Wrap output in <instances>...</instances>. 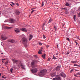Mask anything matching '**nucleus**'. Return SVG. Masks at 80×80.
I'll return each instance as SVG.
<instances>
[{
  "label": "nucleus",
  "instance_id": "c85d7f7f",
  "mask_svg": "<svg viewBox=\"0 0 80 80\" xmlns=\"http://www.w3.org/2000/svg\"><path fill=\"white\" fill-rule=\"evenodd\" d=\"M44 5V2H42V6H41V7H43Z\"/></svg>",
  "mask_w": 80,
  "mask_h": 80
},
{
  "label": "nucleus",
  "instance_id": "4c0bfd02",
  "mask_svg": "<svg viewBox=\"0 0 80 80\" xmlns=\"http://www.w3.org/2000/svg\"><path fill=\"white\" fill-rule=\"evenodd\" d=\"M75 42L76 43V45H78V43L76 41H75Z\"/></svg>",
  "mask_w": 80,
  "mask_h": 80
},
{
  "label": "nucleus",
  "instance_id": "603ef678",
  "mask_svg": "<svg viewBox=\"0 0 80 80\" xmlns=\"http://www.w3.org/2000/svg\"><path fill=\"white\" fill-rule=\"evenodd\" d=\"M2 78H4V76H2Z\"/></svg>",
  "mask_w": 80,
  "mask_h": 80
},
{
  "label": "nucleus",
  "instance_id": "2f4dec72",
  "mask_svg": "<svg viewBox=\"0 0 80 80\" xmlns=\"http://www.w3.org/2000/svg\"><path fill=\"white\" fill-rule=\"evenodd\" d=\"M15 4L16 5H17V6H19V4H18V3H16Z\"/></svg>",
  "mask_w": 80,
  "mask_h": 80
},
{
  "label": "nucleus",
  "instance_id": "5701e85b",
  "mask_svg": "<svg viewBox=\"0 0 80 80\" xmlns=\"http://www.w3.org/2000/svg\"><path fill=\"white\" fill-rule=\"evenodd\" d=\"M52 18H50L49 19V21H48V23H51V22L52 21Z\"/></svg>",
  "mask_w": 80,
  "mask_h": 80
},
{
  "label": "nucleus",
  "instance_id": "680f3d73",
  "mask_svg": "<svg viewBox=\"0 0 80 80\" xmlns=\"http://www.w3.org/2000/svg\"><path fill=\"white\" fill-rule=\"evenodd\" d=\"M3 52L1 53V54H3Z\"/></svg>",
  "mask_w": 80,
  "mask_h": 80
},
{
  "label": "nucleus",
  "instance_id": "f03ea898",
  "mask_svg": "<svg viewBox=\"0 0 80 80\" xmlns=\"http://www.w3.org/2000/svg\"><path fill=\"white\" fill-rule=\"evenodd\" d=\"M27 42H28V40L25 37H23L22 38V43L24 44L25 48H27Z\"/></svg>",
  "mask_w": 80,
  "mask_h": 80
},
{
  "label": "nucleus",
  "instance_id": "bf43d9fd",
  "mask_svg": "<svg viewBox=\"0 0 80 80\" xmlns=\"http://www.w3.org/2000/svg\"><path fill=\"white\" fill-rule=\"evenodd\" d=\"M6 78V77H5L4 78L5 79V78Z\"/></svg>",
  "mask_w": 80,
  "mask_h": 80
},
{
  "label": "nucleus",
  "instance_id": "f8f14e48",
  "mask_svg": "<svg viewBox=\"0 0 80 80\" xmlns=\"http://www.w3.org/2000/svg\"><path fill=\"white\" fill-rule=\"evenodd\" d=\"M14 31L16 33H19L20 32V29L17 28Z\"/></svg>",
  "mask_w": 80,
  "mask_h": 80
},
{
  "label": "nucleus",
  "instance_id": "39448f33",
  "mask_svg": "<svg viewBox=\"0 0 80 80\" xmlns=\"http://www.w3.org/2000/svg\"><path fill=\"white\" fill-rule=\"evenodd\" d=\"M54 80H61L60 76V75H57L56 77V78H53Z\"/></svg>",
  "mask_w": 80,
  "mask_h": 80
},
{
  "label": "nucleus",
  "instance_id": "b1692460",
  "mask_svg": "<svg viewBox=\"0 0 80 80\" xmlns=\"http://www.w3.org/2000/svg\"><path fill=\"white\" fill-rule=\"evenodd\" d=\"M76 15H74L73 17V19L75 21L76 20Z\"/></svg>",
  "mask_w": 80,
  "mask_h": 80
},
{
  "label": "nucleus",
  "instance_id": "79ce46f5",
  "mask_svg": "<svg viewBox=\"0 0 80 80\" xmlns=\"http://www.w3.org/2000/svg\"><path fill=\"white\" fill-rule=\"evenodd\" d=\"M11 3H12V5H15V3H14L13 2H11Z\"/></svg>",
  "mask_w": 80,
  "mask_h": 80
},
{
  "label": "nucleus",
  "instance_id": "3c124183",
  "mask_svg": "<svg viewBox=\"0 0 80 80\" xmlns=\"http://www.w3.org/2000/svg\"><path fill=\"white\" fill-rule=\"evenodd\" d=\"M49 47V46H47V48H48Z\"/></svg>",
  "mask_w": 80,
  "mask_h": 80
},
{
  "label": "nucleus",
  "instance_id": "7c9ffc66",
  "mask_svg": "<svg viewBox=\"0 0 80 80\" xmlns=\"http://www.w3.org/2000/svg\"><path fill=\"white\" fill-rule=\"evenodd\" d=\"M67 41H70V40L68 38H67Z\"/></svg>",
  "mask_w": 80,
  "mask_h": 80
},
{
  "label": "nucleus",
  "instance_id": "a18cd8bd",
  "mask_svg": "<svg viewBox=\"0 0 80 80\" xmlns=\"http://www.w3.org/2000/svg\"><path fill=\"white\" fill-rule=\"evenodd\" d=\"M77 67H80V65H77Z\"/></svg>",
  "mask_w": 80,
  "mask_h": 80
},
{
  "label": "nucleus",
  "instance_id": "6e6d98bb",
  "mask_svg": "<svg viewBox=\"0 0 80 80\" xmlns=\"http://www.w3.org/2000/svg\"><path fill=\"white\" fill-rule=\"evenodd\" d=\"M18 67H20V65H18Z\"/></svg>",
  "mask_w": 80,
  "mask_h": 80
},
{
  "label": "nucleus",
  "instance_id": "cd10ccee",
  "mask_svg": "<svg viewBox=\"0 0 80 80\" xmlns=\"http://www.w3.org/2000/svg\"><path fill=\"white\" fill-rule=\"evenodd\" d=\"M12 70H13V68H11L10 70V71L11 73H12Z\"/></svg>",
  "mask_w": 80,
  "mask_h": 80
},
{
  "label": "nucleus",
  "instance_id": "4468645a",
  "mask_svg": "<svg viewBox=\"0 0 80 80\" xmlns=\"http://www.w3.org/2000/svg\"><path fill=\"white\" fill-rule=\"evenodd\" d=\"M32 38H33V35L32 34L30 35L29 36V40L30 41V40L32 39Z\"/></svg>",
  "mask_w": 80,
  "mask_h": 80
},
{
  "label": "nucleus",
  "instance_id": "864d4df0",
  "mask_svg": "<svg viewBox=\"0 0 80 80\" xmlns=\"http://www.w3.org/2000/svg\"><path fill=\"white\" fill-rule=\"evenodd\" d=\"M39 45H40V42H39Z\"/></svg>",
  "mask_w": 80,
  "mask_h": 80
},
{
  "label": "nucleus",
  "instance_id": "4be33fe9",
  "mask_svg": "<svg viewBox=\"0 0 80 80\" xmlns=\"http://www.w3.org/2000/svg\"><path fill=\"white\" fill-rule=\"evenodd\" d=\"M43 50V48L42 47H41V54H42V52H41Z\"/></svg>",
  "mask_w": 80,
  "mask_h": 80
},
{
  "label": "nucleus",
  "instance_id": "6ab92c4d",
  "mask_svg": "<svg viewBox=\"0 0 80 80\" xmlns=\"http://www.w3.org/2000/svg\"><path fill=\"white\" fill-rule=\"evenodd\" d=\"M45 23H44L43 25H42V30H44V25H45Z\"/></svg>",
  "mask_w": 80,
  "mask_h": 80
},
{
  "label": "nucleus",
  "instance_id": "6e6552de",
  "mask_svg": "<svg viewBox=\"0 0 80 80\" xmlns=\"http://www.w3.org/2000/svg\"><path fill=\"white\" fill-rule=\"evenodd\" d=\"M9 21L11 23H14L15 22V20L12 18H10L9 19Z\"/></svg>",
  "mask_w": 80,
  "mask_h": 80
},
{
  "label": "nucleus",
  "instance_id": "13d9d810",
  "mask_svg": "<svg viewBox=\"0 0 80 80\" xmlns=\"http://www.w3.org/2000/svg\"><path fill=\"white\" fill-rule=\"evenodd\" d=\"M42 43H41V46L42 45Z\"/></svg>",
  "mask_w": 80,
  "mask_h": 80
},
{
  "label": "nucleus",
  "instance_id": "37998d69",
  "mask_svg": "<svg viewBox=\"0 0 80 80\" xmlns=\"http://www.w3.org/2000/svg\"><path fill=\"white\" fill-rule=\"evenodd\" d=\"M44 2H46V3H47V1L46 0H45Z\"/></svg>",
  "mask_w": 80,
  "mask_h": 80
},
{
  "label": "nucleus",
  "instance_id": "aec40b11",
  "mask_svg": "<svg viewBox=\"0 0 80 80\" xmlns=\"http://www.w3.org/2000/svg\"><path fill=\"white\" fill-rule=\"evenodd\" d=\"M16 13L17 15H19V14H20V12H19V11H17L16 12Z\"/></svg>",
  "mask_w": 80,
  "mask_h": 80
},
{
  "label": "nucleus",
  "instance_id": "c03bdc74",
  "mask_svg": "<svg viewBox=\"0 0 80 80\" xmlns=\"http://www.w3.org/2000/svg\"><path fill=\"white\" fill-rule=\"evenodd\" d=\"M70 53V52H69V51H68V52H67V54H69Z\"/></svg>",
  "mask_w": 80,
  "mask_h": 80
},
{
  "label": "nucleus",
  "instance_id": "7ed1b4c3",
  "mask_svg": "<svg viewBox=\"0 0 80 80\" xmlns=\"http://www.w3.org/2000/svg\"><path fill=\"white\" fill-rule=\"evenodd\" d=\"M47 71L46 69H44L41 71V76L45 75L47 73Z\"/></svg>",
  "mask_w": 80,
  "mask_h": 80
},
{
  "label": "nucleus",
  "instance_id": "393cba45",
  "mask_svg": "<svg viewBox=\"0 0 80 80\" xmlns=\"http://www.w3.org/2000/svg\"><path fill=\"white\" fill-rule=\"evenodd\" d=\"M68 8H62V9L63 10H67Z\"/></svg>",
  "mask_w": 80,
  "mask_h": 80
},
{
  "label": "nucleus",
  "instance_id": "20e7f679",
  "mask_svg": "<svg viewBox=\"0 0 80 80\" xmlns=\"http://www.w3.org/2000/svg\"><path fill=\"white\" fill-rule=\"evenodd\" d=\"M31 71L32 73H35L37 72L38 69L37 68H32Z\"/></svg>",
  "mask_w": 80,
  "mask_h": 80
},
{
  "label": "nucleus",
  "instance_id": "9b49d317",
  "mask_svg": "<svg viewBox=\"0 0 80 80\" xmlns=\"http://www.w3.org/2000/svg\"><path fill=\"white\" fill-rule=\"evenodd\" d=\"M56 70L57 71H59L60 70V66H57L56 68Z\"/></svg>",
  "mask_w": 80,
  "mask_h": 80
},
{
  "label": "nucleus",
  "instance_id": "4d7b16f0",
  "mask_svg": "<svg viewBox=\"0 0 80 80\" xmlns=\"http://www.w3.org/2000/svg\"><path fill=\"white\" fill-rule=\"evenodd\" d=\"M73 0H69V1H73Z\"/></svg>",
  "mask_w": 80,
  "mask_h": 80
},
{
  "label": "nucleus",
  "instance_id": "0eeeda50",
  "mask_svg": "<svg viewBox=\"0 0 80 80\" xmlns=\"http://www.w3.org/2000/svg\"><path fill=\"white\" fill-rule=\"evenodd\" d=\"M60 75V76H61V77H63V78H65L66 76V75H65V74L63 72L61 73Z\"/></svg>",
  "mask_w": 80,
  "mask_h": 80
},
{
  "label": "nucleus",
  "instance_id": "2eb2a0df",
  "mask_svg": "<svg viewBox=\"0 0 80 80\" xmlns=\"http://www.w3.org/2000/svg\"><path fill=\"white\" fill-rule=\"evenodd\" d=\"M1 38L2 40H7V39L8 38L7 37H2Z\"/></svg>",
  "mask_w": 80,
  "mask_h": 80
},
{
  "label": "nucleus",
  "instance_id": "49530a36",
  "mask_svg": "<svg viewBox=\"0 0 80 80\" xmlns=\"http://www.w3.org/2000/svg\"><path fill=\"white\" fill-rule=\"evenodd\" d=\"M38 76H39V77L40 76V74H39V73L38 74Z\"/></svg>",
  "mask_w": 80,
  "mask_h": 80
},
{
  "label": "nucleus",
  "instance_id": "412c9836",
  "mask_svg": "<svg viewBox=\"0 0 80 80\" xmlns=\"http://www.w3.org/2000/svg\"><path fill=\"white\" fill-rule=\"evenodd\" d=\"M77 61H71V62L72 63H77Z\"/></svg>",
  "mask_w": 80,
  "mask_h": 80
},
{
  "label": "nucleus",
  "instance_id": "ddd939ff",
  "mask_svg": "<svg viewBox=\"0 0 80 80\" xmlns=\"http://www.w3.org/2000/svg\"><path fill=\"white\" fill-rule=\"evenodd\" d=\"M9 42L11 43H14L15 42V40L13 39H10L9 40Z\"/></svg>",
  "mask_w": 80,
  "mask_h": 80
},
{
  "label": "nucleus",
  "instance_id": "774afa93",
  "mask_svg": "<svg viewBox=\"0 0 80 80\" xmlns=\"http://www.w3.org/2000/svg\"><path fill=\"white\" fill-rule=\"evenodd\" d=\"M62 26H64V25H63Z\"/></svg>",
  "mask_w": 80,
  "mask_h": 80
},
{
  "label": "nucleus",
  "instance_id": "c9c22d12",
  "mask_svg": "<svg viewBox=\"0 0 80 80\" xmlns=\"http://www.w3.org/2000/svg\"><path fill=\"white\" fill-rule=\"evenodd\" d=\"M50 59H51V58H48V61H49L50 60Z\"/></svg>",
  "mask_w": 80,
  "mask_h": 80
},
{
  "label": "nucleus",
  "instance_id": "ea45409f",
  "mask_svg": "<svg viewBox=\"0 0 80 80\" xmlns=\"http://www.w3.org/2000/svg\"><path fill=\"white\" fill-rule=\"evenodd\" d=\"M78 16L79 17H80V12L78 14Z\"/></svg>",
  "mask_w": 80,
  "mask_h": 80
},
{
  "label": "nucleus",
  "instance_id": "473e14b6",
  "mask_svg": "<svg viewBox=\"0 0 80 80\" xmlns=\"http://www.w3.org/2000/svg\"><path fill=\"white\" fill-rule=\"evenodd\" d=\"M38 54H40V49L39 50V51L38 52Z\"/></svg>",
  "mask_w": 80,
  "mask_h": 80
},
{
  "label": "nucleus",
  "instance_id": "58836bf2",
  "mask_svg": "<svg viewBox=\"0 0 80 80\" xmlns=\"http://www.w3.org/2000/svg\"><path fill=\"white\" fill-rule=\"evenodd\" d=\"M34 11H35V10H32V11H31V13H33V12H34Z\"/></svg>",
  "mask_w": 80,
  "mask_h": 80
},
{
  "label": "nucleus",
  "instance_id": "f704fd0d",
  "mask_svg": "<svg viewBox=\"0 0 80 80\" xmlns=\"http://www.w3.org/2000/svg\"><path fill=\"white\" fill-rule=\"evenodd\" d=\"M34 57L35 58H38V56L37 55H35Z\"/></svg>",
  "mask_w": 80,
  "mask_h": 80
},
{
  "label": "nucleus",
  "instance_id": "de8ad7c7",
  "mask_svg": "<svg viewBox=\"0 0 80 80\" xmlns=\"http://www.w3.org/2000/svg\"><path fill=\"white\" fill-rule=\"evenodd\" d=\"M8 62L7 61L6 62V63H8Z\"/></svg>",
  "mask_w": 80,
  "mask_h": 80
},
{
  "label": "nucleus",
  "instance_id": "dca6fc26",
  "mask_svg": "<svg viewBox=\"0 0 80 80\" xmlns=\"http://www.w3.org/2000/svg\"><path fill=\"white\" fill-rule=\"evenodd\" d=\"M5 28H6V29H11V28H12V27H8L5 26Z\"/></svg>",
  "mask_w": 80,
  "mask_h": 80
},
{
  "label": "nucleus",
  "instance_id": "c756f323",
  "mask_svg": "<svg viewBox=\"0 0 80 80\" xmlns=\"http://www.w3.org/2000/svg\"><path fill=\"white\" fill-rule=\"evenodd\" d=\"M73 70H74V69H72L71 71H70V72L71 73L72 72V71H73Z\"/></svg>",
  "mask_w": 80,
  "mask_h": 80
},
{
  "label": "nucleus",
  "instance_id": "f257e3e1",
  "mask_svg": "<svg viewBox=\"0 0 80 80\" xmlns=\"http://www.w3.org/2000/svg\"><path fill=\"white\" fill-rule=\"evenodd\" d=\"M18 62L19 64H20V65L21 68H22V69H25V65H24L22 63L21 61L13 60V63H16V64H18Z\"/></svg>",
  "mask_w": 80,
  "mask_h": 80
},
{
  "label": "nucleus",
  "instance_id": "423d86ee",
  "mask_svg": "<svg viewBox=\"0 0 80 80\" xmlns=\"http://www.w3.org/2000/svg\"><path fill=\"white\" fill-rule=\"evenodd\" d=\"M35 62L33 61L31 62V67L32 68H35Z\"/></svg>",
  "mask_w": 80,
  "mask_h": 80
},
{
  "label": "nucleus",
  "instance_id": "0e129e2a",
  "mask_svg": "<svg viewBox=\"0 0 80 80\" xmlns=\"http://www.w3.org/2000/svg\"><path fill=\"white\" fill-rule=\"evenodd\" d=\"M33 9H34V8H32V9H31V10H33Z\"/></svg>",
  "mask_w": 80,
  "mask_h": 80
},
{
  "label": "nucleus",
  "instance_id": "09e8293b",
  "mask_svg": "<svg viewBox=\"0 0 80 80\" xmlns=\"http://www.w3.org/2000/svg\"><path fill=\"white\" fill-rule=\"evenodd\" d=\"M57 48H58V44H57Z\"/></svg>",
  "mask_w": 80,
  "mask_h": 80
},
{
  "label": "nucleus",
  "instance_id": "bb28decb",
  "mask_svg": "<svg viewBox=\"0 0 80 80\" xmlns=\"http://www.w3.org/2000/svg\"><path fill=\"white\" fill-rule=\"evenodd\" d=\"M54 28H55V31H56V30L57 28V27L55 26H54Z\"/></svg>",
  "mask_w": 80,
  "mask_h": 80
},
{
  "label": "nucleus",
  "instance_id": "338daca9",
  "mask_svg": "<svg viewBox=\"0 0 80 80\" xmlns=\"http://www.w3.org/2000/svg\"><path fill=\"white\" fill-rule=\"evenodd\" d=\"M15 68V69H16V68Z\"/></svg>",
  "mask_w": 80,
  "mask_h": 80
},
{
  "label": "nucleus",
  "instance_id": "5fc2aeb1",
  "mask_svg": "<svg viewBox=\"0 0 80 80\" xmlns=\"http://www.w3.org/2000/svg\"><path fill=\"white\" fill-rule=\"evenodd\" d=\"M2 75V73H0V76H1Z\"/></svg>",
  "mask_w": 80,
  "mask_h": 80
},
{
  "label": "nucleus",
  "instance_id": "e433bc0d",
  "mask_svg": "<svg viewBox=\"0 0 80 80\" xmlns=\"http://www.w3.org/2000/svg\"><path fill=\"white\" fill-rule=\"evenodd\" d=\"M74 66H76V67H77V64H74Z\"/></svg>",
  "mask_w": 80,
  "mask_h": 80
},
{
  "label": "nucleus",
  "instance_id": "8fccbe9b",
  "mask_svg": "<svg viewBox=\"0 0 80 80\" xmlns=\"http://www.w3.org/2000/svg\"><path fill=\"white\" fill-rule=\"evenodd\" d=\"M10 5L11 6H12V7H13V5L12 4H11Z\"/></svg>",
  "mask_w": 80,
  "mask_h": 80
},
{
  "label": "nucleus",
  "instance_id": "e2e57ef3",
  "mask_svg": "<svg viewBox=\"0 0 80 80\" xmlns=\"http://www.w3.org/2000/svg\"><path fill=\"white\" fill-rule=\"evenodd\" d=\"M78 39H79V38H78Z\"/></svg>",
  "mask_w": 80,
  "mask_h": 80
},
{
  "label": "nucleus",
  "instance_id": "a19ab883",
  "mask_svg": "<svg viewBox=\"0 0 80 80\" xmlns=\"http://www.w3.org/2000/svg\"><path fill=\"white\" fill-rule=\"evenodd\" d=\"M52 58L54 59H56L55 57H53V58Z\"/></svg>",
  "mask_w": 80,
  "mask_h": 80
},
{
  "label": "nucleus",
  "instance_id": "9d476101",
  "mask_svg": "<svg viewBox=\"0 0 80 80\" xmlns=\"http://www.w3.org/2000/svg\"><path fill=\"white\" fill-rule=\"evenodd\" d=\"M20 30H22V32H27V30L25 28H22L20 29Z\"/></svg>",
  "mask_w": 80,
  "mask_h": 80
},
{
  "label": "nucleus",
  "instance_id": "72a5a7b5",
  "mask_svg": "<svg viewBox=\"0 0 80 80\" xmlns=\"http://www.w3.org/2000/svg\"><path fill=\"white\" fill-rule=\"evenodd\" d=\"M43 38H44V39H45V38H46V36H45L44 34L43 35Z\"/></svg>",
  "mask_w": 80,
  "mask_h": 80
},
{
  "label": "nucleus",
  "instance_id": "1a4fd4ad",
  "mask_svg": "<svg viewBox=\"0 0 80 80\" xmlns=\"http://www.w3.org/2000/svg\"><path fill=\"white\" fill-rule=\"evenodd\" d=\"M74 76L76 77H80V73H77L76 74H74Z\"/></svg>",
  "mask_w": 80,
  "mask_h": 80
},
{
  "label": "nucleus",
  "instance_id": "a878e982",
  "mask_svg": "<svg viewBox=\"0 0 80 80\" xmlns=\"http://www.w3.org/2000/svg\"><path fill=\"white\" fill-rule=\"evenodd\" d=\"M65 5L66 6H69L70 5H69V3H68L66 2L65 4Z\"/></svg>",
  "mask_w": 80,
  "mask_h": 80
},
{
  "label": "nucleus",
  "instance_id": "69168bd1",
  "mask_svg": "<svg viewBox=\"0 0 80 80\" xmlns=\"http://www.w3.org/2000/svg\"><path fill=\"white\" fill-rule=\"evenodd\" d=\"M1 15V12H0V15Z\"/></svg>",
  "mask_w": 80,
  "mask_h": 80
},
{
  "label": "nucleus",
  "instance_id": "f3484780",
  "mask_svg": "<svg viewBox=\"0 0 80 80\" xmlns=\"http://www.w3.org/2000/svg\"><path fill=\"white\" fill-rule=\"evenodd\" d=\"M55 75H56L55 73H52L51 74V76L52 77H54Z\"/></svg>",
  "mask_w": 80,
  "mask_h": 80
},
{
  "label": "nucleus",
  "instance_id": "a211bd4d",
  "mask_svg": "<svg viewBox=\"0 0 80 80\" xmlns=\"http://www.w3.org/2000/svg\"><path fill=\"white\" fill-rule=\"evenodd\" d=\"M46 57V54H42V58H43V59H45Z\"/></svg>",
  "mask_w": 80,
  "mask_h": 80
},
{
  "label": "nucleus",
  "instance_id": "052dcab7",
  "mask_svg": "<svg viewBox=\"0 0 80 80\" xmlns=\"http://www.w3.org/2000/svg\"><path fill=\"white\" fill-rule=\"evenodd\" d=\"M3 60H5V59H2Z\"/></svg>",
  "mask_w": 80,
  "mask_h": 80
}]
</instances>
